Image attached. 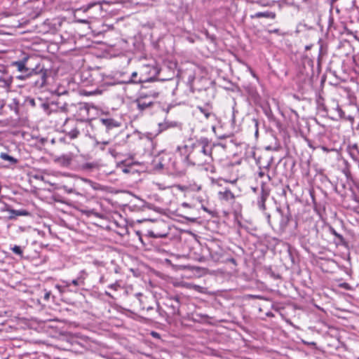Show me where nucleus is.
<instances>
[{
	"mask_svg": "<svg viewBox=\"0 0 359 359\" xmlns=\"http://www.w3.org/2000/svg\"><path fill=\"white\" fill-rule=\"evenodd\" d=\"M215 144L208 137H201L197 139L190 147L184 161L192 165L210 164L212 158V149Z\"/></svg>",
	"mask_w": 359,
	"mask_h": 359,
	"instance_id": "f257e3e1",
	"label": "nucleus"
},
{
	"mask_svg": "<svg viewBox=\"0 0 359 359\" xmlns=\"http://www.w3.org/2000/svg\"><path fill=\"white\" fill-rule=\"evenodd\" d=\"M154 167L156 170H165L172 175H182L185 169L181 163L176 161L172 153L161 151L153 160Z\"/></svg>",
	"mask_w": 359,
	"mask_h": 359,
	"instance_id": "f03ea898",
	"label": "nucleus"
},
{
	"mask_svg": "<svg viewBox=\"0 0 359 359\" xmlns=\"http://www.w3.org/2000/svg\"><path fill=\"white\" fill-rule=\"evenodd\" d=\"M58 104L59 103L53 101H45L40 97L34 98L32 97H26L24 102V104L26 107L41 108L47 115H50L52 113H57L59 111L65 112L67 110V105L66 104L60 107Z\"/></svg>",
	"mask_w": 359,
	"mask_h": 359,
	"instance_id": "7ed1b4c3",
	"label": "nucleus"
},
{
	"mask_svg": "<svg viewBox=\"0 0 359 359\" xmlns=\"http://www.w3.org/2000/svg\"><path fill=\"white\" fill-rule=\"evenodd\" d=\"M163 304L169 311V315L175 317L180 316V307L184 299V296L181 293L167 292L163 297Z\"/></svg>",
	"mask_w": 359,
	"mask_h": 359,
	"instance_id": "20e7f679",
	"label": "nucleus"
},
{
	"mask_svg": "<svg viewBox=\"0 0 359 359\" xmlns=\"http://www.w3.org/2000/svg\"><path fill=\"white\" fill-rule=\"evenodd\" d=\"M187 86L193 94L201 90H205L209 88L215 87V82L207 77L196 78L194 74H189L187 79Z\"/></svg>",
	"mask_w": 359,
	"mask_h": 359,
	"instance_id": "39448f33",
	"label": "nucleus"
},
{
	"mask_svg": "<svg viewBox=\"0 0 359 359\" xmlns=\"http://www.w3.org/2000/svg\"><path fill=\"white\" fill-rule=\"evenodd\" d=\"M32 72H29V79H30L29 84L37 88H41L43 87L47 81L48 70L44 68L43 65L37 63L34 67Z\"/></svg>",
	"mask_w": 359,
	"mask_h": 359,
	"instance_id": "423d86ee",
	"label": "nucleus"
},
{
	"mask_svg": "<svg viewBox=\"0 0 359 359\" xmlns=\"http://www.w3.org/2000/svg\"><path fill=\"white\" fill-rule=\"evenodd\" d=\"M316 104L317 110L319 112L327 114L330 111L334 115L337 114L339 118H343L345 117L344 111L341 109L337 102H336L334 100H332L330 106L327 107L325 104L324 98L320 95L316 99Z\"/></svg>",
	"mask_w": 359,
	"mask_h": 359,
	"instance_id": "0eeeda50",
	"label": "nucleus"
},
{
	"mask_svg": "<svg viewBox=\"0 0 359 359\" xmlns=\"http://www.w3.org/2000/svg\"><path fill=\"white\" fill-rule=\"evenodd\" d=\"M88 277V273L85 270H81L79 271L77 277L72 280H62V285L60 288L64 291V290H67V288L69 287H74V290H79L81 287H83L85 285V280Z\"/></svg>",
	"mask_w": 359,
	"mask_h": 359,
	"instance_id": "6e6552de",
	"label": "nucleus"
},
{
	"mask_svg": "<svg viewBox=\"0 0 359 359\" xmlns=\"http://www.w3.org/2000/svg\"><path fill=\"white\" fill-rule=\"evenodd\" d=\"M82 159L81 156L67 154L59 156L55 161L62 167L70 168L75 170L78 168V163L81 161Z\"/></svg>",
	"mask_w": 359,
	"mask_h": 359,
	"instance_id": "1a4fd4ad",
	"label": "nucleus"
},
{
	"mask_svg": "<svg viewBox=\"0 0 359 359\" xmlns=\"http://www.w3.org/2000/svg\"><path fill=\"white\" fill-rule=\"evenodd\" d=\"M34 60V57L25 56L20 60L13 62L12 66L16 67L20 72H32L35 65L32 62Z\"/></svg>",
	"mask_w": 359,
	"mask_h": 359,
	"instance_id": "9d476101",
	"label": "nucleus"
},
{
	"mask_svg": "<svg viewBox=\"0 0 359 359\" xmlns=\"http://www.w3.org/2000/svg\"><path fill=\"white\" fill-rule=\"evenodd\" d=\"M134 103L136 104L137 109L141 112L151 109L155 104L154 98L146 94H140Z\"/></svg>",
	"mask_w": 359,
	"mask_h": 359,
	"instance_id": "9b49d317",
	"label": "nucleus"
},
{
	"mask_svg": "<svg viewBox=\"0 0 359 359\" xmlns=\"http://www.w3.org/2000/svg\"><path fill=\"white\" fill-rule=\"evenodd\" d=\"M98 121L106 133L109 134L121 126V122L113 118H100Z\"/></svg>",
	"mask_w": 359,
	"mask_h": 359,
	"instance_id": "f8f14e48",
	"label": "nucleus"
},
{
	"mask_svg": "<svg viewBox=\"0 0 359 359\" xmlns=\"http://www.w3.org/2000/svg\"><path fill=\"white\" fill-rule=\"evenodd\" d=\"M270 194V189L266 186V182H262L261 190L257 198V205L260 210L266 211L265 202Z\"/></svg>",
	"mask_w": 359,
	"mask_h": 359,
	"instance_id": "ddd939ff",
	"label": "nucleus"
},
{
	"mask_svg": "<svg viewBox=\"0 0 359 359\" xmlns=\"http://www.w3.org/2000/svg\"><path fill=\"white\" fill-rule=\"evenodd\" d=\"M276 211L279 214L280 219L279 222V230L282 232L286 230L289 222L292 220V214L287 206L286 210H282L280 207L276 208Z\"/></svg>",
	"mask_w": 359,
	"mask_h": 359,
	"instance_id": "4468645a",
	"label": "nucleus"
},
{
	"mask_svg": "<svg viewBox=\"0 0 359 359\" xmlns=\"http://www.w3.org/2000/svg\"><path fill=\"white\" fill-rule=\"evenodd\" d=\"M215 87L209 88L205 90H201L194 93L195 98L201 100L206 106H209L210 102L215 96Z\"/></svg>",
	"mask_w": 359,
	"mask_h": 359,
	"instance_id": "2eb2a0df",
	"label": "nucleus"
},
{
	"mask_svg": "<svg viewBox=\"0 0 359 359\" xmlns=\"http://www.w3.org/2000/svg\"><path fill=\"white\" fill-rule=\"evenodd\" d=\"M328 231L334 236L333 242L337 247L341 246L346 249L348 248V241L342 234L338 233L332 226H328Z\"/></svg>",
	"mask_w": 359,
	"mask_h": 359,
	"instance_id": "dca6fc26",
	"label": "nucleus"
},
{
	"mask_svg": "<svg viewBox=\"0 0 359 359\" xmlns=\"http://www.w3.org/2000/svg\"><path fill=\"white\" fill-rule=\"evenodd\" d=\"M138 74L137 72H134L131 74L130 77L128 80L125 81L124 83H142L148 81H154V79L152 77L150 78H143L141 75L139 78H137Z\"/></svg>",
	"mask_w": 359,
	"mask_h": 359,
	"instance_id": "f3484780",
	"label": "nucleus"
},
{
	"mask_svg": "<svg viewBox=\"0 0 359 359\" xmlns=\"http://www.w3.org/2000/svg\"><path fill=\"white\" fill-rule=\"evenodd\" d=\"M263 111L270 122L273 123L277 127L280 126V121L276 118L269 106L263 107Z\"/></svg>",
	"mask_w": 359,
	"mask_h": 359,
	"instance_id": "a211bd4d",
	"label": "nucleus"
},
{
	"mask_svg": "<svg viewBox=\"0 0 359 359\" xmlns=\"http://www.w3.org/2000/svg\"><path fill=\"white\" fill-rule=\"evenodd\" d=\"M218 196L220 200L226 201L235 199L234 194L228 187H225L223 191H219Z\"/></svg>",
	"mask_w": 359,
	"mask_h": 359,
	"instance_id": "6ab92c4d",
	"label": "nucleus"
},
{
	"mask_svg": "<svg viewBox=\"0 0 359 359\" xmlns=\"http://www.w3.org/2000/svg\"><path fill=\"white\" fill-rule=\"evenodd\" d=\"M6 210L10 213L8 216L10 219H15L18 216H28L30 215V213L26 210H13L8 207Z\"/></svg>",
	"mask_w": 359,
	"mask_h": 359,
	"instance_id": "aec40b11",
	"label": "nucleus"
},
{
	"mask_svg": "<svg viewBox=\"0 0 359 359\" xmlns=\"http://www.w3.org/2000/svg\"><path fill=\"white\" fill-rule=\"evenodd\" d=\"M39 298L36 299L38 304L43 305L46 302H49L50 297L51 296V292L46 289H43L40 292Z\"/></svg>",
	"mask_w": 359,
	"mask_h": 359,
	"instance_id": "412c9836",
	"label": "nucleus"
},
{
	"mask_svg": "<svg viewBox=\"0 0 359 359\" xmlns=\"http://www.w3.org/2000/svg\"><path fill=\"white\" fill-rule=\"evenodd\" d=\"M180 124H179L176 121H165L164 123H159L158 124V128H159V133H161L168 128H175V127H177V126H180Z\"/></svg>",
	"mask_w": 359,
	"mask_h": 359,
	"instance_id": "4be33fe9",
	"label": "nucleus"
},
{
	"mask_svg": "<svg viewBox=\"0 0 359 359\" xmlns=\"http://www.w3.org/2000/svg\"><path fill=\"white\" fill-rule=\"evenodd\" d=\"M91 81L95 85H99L103 81V76L98 70H95L90 73Z\"/></svg>",
	"mask_w": 359,
	"mask_h": 359,
	"instance_id": "5701e85b",
	"label": "nucleus"
},
{
	"mask_svg": "<svg viewBox=\"0 0 359 359\" xmlns=\"http://www.w3.org/2000/svg\"><path fill=\"white\" fill-rule=\"evenodd\" d=\"M97 165L95 163H78V168L76 170L90 171L96 168Z\"/></svg>",
	"mask_w": 359,
	"mask_h": 359,
	"instance_id": "b1692460",
	"label": "nucleus"
},
{
	"mask_svg": "<svg viewBox=\"0 0 359 359\" xmlns=\"http://www.w3.org/2000/svg\"><path fill=\"white\" fill-rule=\"evenodd\" d=\"M276 15L274 13L266 11V12H257L254 15H251L252 18H275Z\"/></svg>",
	"mask_w": 359,
	"mask_h": 359,
	"instance_id": "393cba45",
	"label": "nucleus"
},
{
	"mask_svg": "<svg viewBox=\"0 0 359 359\" xmlns=\"http://www.w3.org/2000/svg\"><path fill=\"white\" fill-rule=\"evenodd\" d=\"M156 304H157L156 310H157L159 316H161L162 318H165L167 322H169V319H171L173 318L172 316L169 315V311L168 310H166V311L163 310L161 308V306L159 305L158 302H156Z\"/></svg>",
	"mask_w": 359,
	"mask_h": 359,
	"instance_id": "a878e982",
	"label": "nucleus"
},
{
	"mask_svg": "<svg viewBox=\"0 0 359 359\" xmlns=\"http://www.w3.org/2000/svg\"><path fill=\"white\" fill-rule=\"evenodd\" d=\"M347 149H348V151L350 156H351V158L354 161H358L356 156L354 154V150H356L357 154H359V148H358V144H349L348 146Z\"/></svg>",
	"mask_w": 359,
	"mask_h": 359,
	"instance_id": "bb28decb",
	"label": "nucleus"
},
{
	"mask_svg": "<svg viewBox=\"0 0 359 359\" xmlns=\"http://www.w3.org/2000/svg\"><path fill=\"white\" fill-rule=\"evenodd\" d=\"M197 109L205 116L206 119H208L212 115V113L210 110V105L206 106L205 104L204 107L198 106Z\"/></svg>",
	"mask_w": 359,
	"mask_h": 359,
	"instance_id": "cd10ccee",
	"label": "nucleus"
},
{
	"mask_svg": "<svg viewBox=\"0 0 359 359\" xmlns=\"http://www.w3.org/2000/svg\"><path fill=\"white\" fill-rule=\"evenodd\" d=\"M0 158L3 160L8 161L9 165H13L18 163V160L6 153H1Z\"/></svg>",
	"mask_w": 359,
	"mask_h": 359,
	"instance_id": "c85d7f7f",
	"label": "nucleus"
},
{
	"mask_svg": "<svg viewBox=\"0 0 359 359\" xmlns=\"http://www.w3.org/2000/svg\"><path fill=\"white\" fill-rule=\"evenodd\" d=\"M272 162V158L269 161L267 164L264 165L263 168L259 167V171L258 172V176L259 177H264L266 176V173L267 171H269V168L271 167V164Z\"/></svg>",
	"mask_w": 359,
	"mask_h": 359,
	"instance_id": "c756f323",
	"label": "nucleus"
},
{
	"mask_svg": "<svg viewBox=\"0 0 359 359\" xmlns=\"http://www.w3.org/2000/svg\"><path fill=\"white\" fill-rule=\"evenodd\" d=\"M10 250H12V252L19 257H23V249L21 246L15 245L13 247L11 246Z\"/></svg>",
	"mask_w": 359,
	"mask_h": 359,
	"instance_id": "7c9ffc66",
	"label": "nucleus"
},
{
	"mask_svg": "<svg viewBox=\"0 0 359 359\" xmlns=\"http://www.w3.org/2000/svg\"><path fill=\"white\" fill-rule=\"evenodd\" d=\"M110 141H98L95 140V147L100 149V151H104L105 147L109 144Z\"/></svg>",
	"mask_w": 359,
	"mask_h": 359,
	"instance_id": "2f4dec72",
	"label": "nucleus"
},
{
	"mask_svg": "<svg viewBox=\"0 0 359 359\" xmlns=\"http://www.w3.org/2000/svg\"><path fill=\"white\" fill-rule=\"evenodd\" d=\"M148 236L152 238H164L166 237L168 233H160V232H155L154 231H148Z\"/></svg>",
	"mask_w": 359,
	"mask_h": 359,
	"instance_id": "473e14b6",
	"label": "nucleus"
},
{
	"mask_svg": "<svg viewBox=\"0 0 359 359\" xmlns=\"http://www.w3.org/2000/svg\"><path fill=\"white\" fill-rule=\"evenodd\" d=\"M79 134H80V132H79V130L76 128H74L72 129L70 131L67 133V135L71 140H73V139H75V138L78 137Z\"/></svg>",
	"mask_w": 359,
	"mask_h": 359,
	"instance_id": "72a5a7b5",
	"label": "nucleus"
},
{
	"mask_svg": "<svg viewBox=\"0 0 359 359\" xmlns=\"http://www.w3.org/2000/svg\"><path fill=\"white\" fill-rule=\"evenodd\" d=\"M61 287V285H55V287L58 290V291L61 293V294H63V293H66V292H74V293H76L78 292L79 290H74V287H69L68 288H67V290H64V291H62V290L60 288Z\"/></svg>",
	"mask_w": 359,
	"mask_h": 359,
	"instance_id": "f704fd0d",
	"label": "nucleus"
},
{
	"mask_svg": "<svg viewBox=\"0 0 359 359\" xmlns=\"http://www.w3.org/2000/svg\"><path fill=\"white\" fill-rule=\"evenodd\" d=\"M136 295L138 297V300L140 303V305L142 306V309H146L147 311H151L154 309V307L151 306H145L144 305H142L143 300L142 299V294L141 293H137Z\"/></svg>",
	"mask_w": 359,
	"mask_h": 359,
	"instance_id": "c9c22d12",
	"label": "nucleus"
},
{
	"mask_svg": "<svg viewBox=\"0 0 359 359\" xmlns=\"http://www.w3.org/2000/svg\"><path fill=\"white\" fill-rule=\"evenodd\" d=\"M22 74L20 75H18L16 76L17 79L20 80H24L29 79V75H30L29 72H21Z\"/></svg>",
	"mask_w": 359,
	"mask_h": 359,
	"instance_id": "e433bc0d",
	"label": "nucleus"
},
{
	"mask_svg": "<svg viewBox=\"0 0 359 359\" xmlns=\"http://www.w3.org/2000/svg\"><path fill=\"white\" fill-rule=\"evenodd\" d=\"M108 287L116 291L120 287V284H119L118 281H116L115 283L109 285Z\"/></svg>",
	"mask_w": 359,
	"mask_h": 359,
	"instance_id": "4c0bfd02",
	"label": "nucleus"
},
{
	"mask_svg": "<svg viewBox=\"0 0 359 359\" xmlns=\"http://www.w3.org/2000/svg\"><path fill=\"white\" fill-rule=\"evenodd\" d=\"M108 153L114 157H116L118 154V152L116 151L114 148H109Z\"/></svg>",
	"mask_w": 359,
	"mask_h": 359,
	"instance_id": "58836bf2",
	"label": "nucleus"
},
{
	"mask_svg": "<svg viewBox=\"0 0 359 359\" xmlns=\"http://www.w3.org/2000/svg\"><path fill=\"white\" fill-rule=\"evenodd\" d=\"M302 342L305 345H308V346H312L313 348H316V343L314 341L309 342V341H306L303 340Z\"/></svg>",
	"mask_w": 359,
	"mask_h": 359,
	"instance_id": "ea45409f",
	"label": "nucleus"
},
{
	"mask_svg": "<svg viewBox=\"0 0 359 359\" xmlns=\"http://www.w3.org/2000/svg\"><path fill=\"white\" fill-rule=\"evenodd\" d=\"M264 214L265 215L266 217V220H267V222L268 224L271 226V215L267 213L266 211L263 212Z\"/></svg>",
	"mask_w": 359,
	"mask_h": 359,
	"instance_id": "a19ab883",
	"label": "nucleus"
},
{
	"mask_svg": "<svg viewBox=\"0 0 359 359\" xmlns=\"http://www.w3.org/2000/svg\"><path fill=\"white\" fill-rule=\"evenodd\" d=\"M269 33L270 34H280V29H270L268 31Z\"/></svg>",
	"mask_w": 359,
	"mask_h": 359,
	"instance_id": "79ce46f5",
	"label": "nucleus"
},
{
	"mask_svg": "<svg viewBox=\"0 0 359 359\" xmlns=\"http://www.w3.org/2000/svg\"><path fill=\"white\" fill-rule=\"evenodd\" d=\"M266 179L267 180L266 181V184L270 182L271 180H272V177H271V175H269V171H267L266 173Z\"/></svg>",
	"mask_w": 359,
	"mask_h": 359,
	"instance_id": "37998d69",
	"label": "nucleus"
},
{
	"mask_svg": "<svg viewBox=\"0 0 359 359\" xmlns=\"http://www.w3.org/2000/svg\"><path fill=\"white\" fill-rule=\"evenodd\" d=\"M101 91L100 90H93V91H90V92H88V93H86V94L87 95H95V94H97V93H100Z\"/></svg>",
	"mask_w": 359,
	"mask_h": 359,
	"instance_id": "c03bdc74",
	"label": "nucleus"
},
{
	"mask_svg": "<svg viewBox=\"0 0 359 359\" xmlns=\"http://www.w3.org/2000/svg\"><path fill=\"white\" fill-rule=\"evenodd\" d=\"M201 208H202L204 211H205V212H208L210 215H212V211H210V210H208L206 207H205L204 205H202V206H201Z\"/></svg>",
	"mask_w": 359,
	"mask_h": 359,
	"instance_id": "a18cd8bd",
	"label": "nucleus"
},
{
	"mask_svg": "<svg viewBox=\"0 0 359 359\" xmlns=\"http://www.w3.org/2000/svg\"><path fill=\"white\" fill-rule=\"evenodd\" d=\"M254 121L255 122V127H256L255 135H258V121L256 119H254Z\"/></svg>",
	"mask_w": 359,
	"mask_h": 359,
	"instance_id": "49530a36",
	"label": "nucleus"
},
{
	"mask_svg": "<svg viewBox=\"0 0 359 359\" xmlns=\"http://www.w3.org/2000/svg\"><path fill=\"white\" fill-rule=\"evenodd\" d=\"M308 146L313 149H316V147L313 146V144L310 140H308Z\"/></svg>",
	"mask_w": 359,
	"mask_h": 359,
	"instance_id": "de8ad7c7",
	"label": "nucleus"
},
{
	"mask_svg": "<svg viewBox=\"0 0 359 359\" xmlns=\"http://www.w3.org/2000/svg\"><path fill=\"white\" fill-rule=\"evenodd\" d=\"M187 39L189 42H191V43H194V41H194V38H193L192 36H188V37H187Z\"/></svg>",
	"mask_w": 359,
	"mask_h": 359,
	"instance_id": "09e8293b",
	"label": "nucleus"
},
{
	"mask_svg": "<svg viewBox=\"0 0 359 359\" xmlns=\"http://www.w3.org/2000/svg\"><path fill=\"white\" fill-rule=\"evenodd\" d=\"M123 172H125V173H128L130 172V168H123L122 169Z\"/></svg>",
	"mask_w": 359,
	"mask_h": 359,
	"instance_id": "8fccbe9b",
	"label": "nucleus"
},
{
	"mask_svg": "<svg viewBox=\"0 0 359 359\" xmlns=\"http://www.w3.org/2000/svg\"><path fill=\"white\" fill-rule=\"evenodd\" d=\"M182 207H184V208H190V205L186 202H184L182 204Z\"/></svg>",
	"mask_w": 359,
	"mask_h": 359,
	"instance_id": "3c124183",
	"label": "nucleus"
},
{
	"mask_svg": "<svg viewBox=\"0 0 359 359\" xmlns=\"http://www.w3.org/2000/svg\"><path fill=\"white\" fill-rule=\"evenodd\" d=\"M106 282L105 278L104 276H101L100 278V283H104Z\"/></svg>",
	"mask_w": 359,
	"mask_h": 359,
	"instance_id": "603ef678",
	"label": "nucleus"
},
{
	"mask_svg": "<svg viewBox=\"0 0 359 359\" xmlns=\"http://www.w3.org/2000/svg\"><path fill=\"white\" fill-rule=\"evenodd\" d=\"M104 294H105V295H106V296H107V297H109L112 298V295L111 294V293H110V292H107V291H106V292H104Z\"/></svg>",
	"mask_w": 359,
	"mask_h": 359,
	"instance_id": "864d4df0",
	"label": "nucleus"
},
{
	"mask_svg": "<svg viewBox=\"0 0 359 359\" xmlns=\"http://www.w3.org/2000/svg\"><path fill=\"white\" fill-rule=\"evenodd\" d=\"M184 217L186 219L189 220V221H192V222L195 221V218H189V217Z\"/></svg>",
	"mask_w": 359,
	"mask_h": 359,
	"instance_id": "5fc2aeb1",
	"label": "nucleus"
},
{
	"mask_svg": "<svg viewBox=\"0 0 359 359\" xmlns=\"http://www.w3.org/2000/svg\"><path fill=\"white\" fill-rule=\"evenodd\" d=\"M321 149H322L323 151H327V152H328V151H330L327 147H324V146L321 147Z\"/></svg>",
	"mask_w": 359,
	"mask_h": 359,
	"instance_id": "6e6d98bb",
	"label": "nucleus"
},
{
	"mask_svg": "<svg viewBox=\"0 0 359 359\" xmlns=\"http://www.w3.org/2000/svg\"><path fill=\"white\" fill-rule=\"evenodd\" d=\"M4 103H3V101L2 100H0V110L3 108L4 107Z\"/></svg>",
	"mask_w": 359,
	"mask_h": 359,
	"instance_id": "4d7b16f0",
	"label": "nucleus"
},
{
	"mask_svg": "<svg viewBox=\"0 0 359 359\" xmlns=\"http://www.w3.org/2000/svg\"><path fill=\"white\" fill-rule=\"evenodd\" d=\"M230 262H231V263H233V264H236V259H235L231 258V259H230Z\"/></svg>",
	"mask_w": 359,
	"mask_h": 359,
	"instance_id": "13d9d810",
	"label": "nucleus"
},
{
	"mask_svg": "<svg viewBox=\"0 0 359 359\" xmlns=\"http://www.w3.org/2000/svg\"><path fill=\"white\" fill-rule=\"evenodd\" d=\"M152 335H153V336H154V337H157V336H158L159 334H158L157 332H152Z\"/></svg>",
	"mask_w": 359,
	"mask_h": 359,
	"instance_id": "bf43d9fd",
	"label": "nucleus"
},
{
	"mask_svg": "<svg viewBox=\"0 0 359 359\" xmlns=\"http://www.w3.org/2000/svg\"><path fill=\"white\" fill-rule=\"evenodd\" d=\"M84 181H85V182H88V183H93V182H92L91 180H88V179H85V180H84Z\"/></svg>",
	"mask_w": 359,
	"mask_h": 359,
	"instance_id": "052dcab7",
	"label": "nucleus"
},
{
	"mask_svg": "<svg viewBox=\"0 0 359 359\" xmlns=\"http://www.w3.org/2000/svg\"><path fill=\"white\" fill-rule=\"evenodd\" d=\"M252 190H253L254 192H256L258 190V189L257 188H252Z\"/></svg>",
	"mask_w": 359,
	"mask_h": 359,
	"instance_id": "680f3d73",
	"label": "nucleus"
},
{
	"mask_svg": "<svg viewBox=\"0 0 359 359\" xmlns=\"http://www.w3.org/2000/svg\"><path fill=\"white\" fill-rule=\"evenodd\" d=\"M236 181H237L236 180H233V181H231V184H235V183L236 182Z\"/></svg>",
	"mask_w": 359,
	"mask_h": 359,
	"instance_id": "e2e57ef3",
	"label": "nucleus"
},
{
	"mask_svg": "<svg viewBox=\"0 0 359 359\" xmlns=\"http://www.w3.org/2000/svg\"><path fill=\"white\" fill-rule=\"evenodd\" d=\"M41 141L42 143H44L45 139L44 138H41Z\"/></svg>",
	"mask_w": 359,
	"mask_h": 359,
	"instance_id": "0e129e2a",
	"label": "nucleus"
},
{
	"mask_svg": "<svg viewBox=\"0 0 359 359\" xmlns=\"http://www.w3.org/2000/svg\"><path fill=\"white\" fill-rule=\"evenodd\" d=\"M344 287H345V288H347V285H348V284H347V283H344Z\"/></svg>",
	"mask_w": 359,
	"mask_h": 359,
	"instance_id": "69168bd1",
	"label": "nucleus"
},
{
	"mask_svg": "<svg viewBox=\"0 0 359 359\" xmlns=\"http://www.w3.org/2000/svg\"><path fill=\"white\" fill-rule=\"evenodd\" d=\"M68 192H69V193H72V189H69V190L68 191Z\"/></svg>",
	"mask_w": 359,
	"mask_h": 359,
	"instance_id": "338daca9",
	"label": "nucleus"
},
{
	"mask_svg": "<svg viewBox=\"0 0 359 359\" xmlns=\"http://www.w3.org/2000/svg\"><path fill=\"white\" fill-rule=\"evenodd\" d=\"M351 3H352V4H353L355 3V0H352Z\"/></svg>",
	"mask_w": 359,
	"mask_h": 359,
	"instance_id": "774afa93",
	"label": "nucleus"
}]
</instances>
